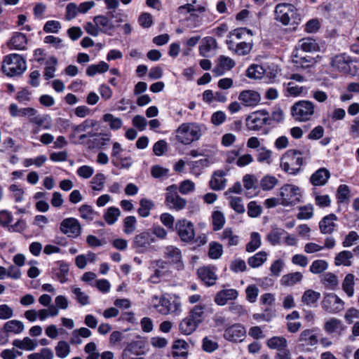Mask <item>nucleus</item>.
<instances>
[{
  "instance_id": "obj_1",
  "label": "nucleus",
  "mask_w": 359,
  "mask_h": 359,
  "mask_svg": "<svg viewBox=\"0 0 359 359\" xmlns=\"http://www.w3.org/2000/svg\"><path fill=\"white\" fill-rule=\"evenodd\" d=\"M309 157V151L289 149L280 157V167L287 174L297 175L302 171L301 168Z\"/></svg>"
},
{
  "instance_id": "obj_2",
  "label": "nucleus",
  "mask_w": 359,
  "mask_h": 359,
  "mask_svg": "<svg viewBox=\"0 0 359 359\" xmlns=\"http://www.w3.org/2000/svg\"><path fill=\"white\" fill-rule=\"evenodd\" d=\"M205 131L203 124L196 122L182 123L175 130L176 140L184 145L198 141Z\"/></svg>"
},
{
  "instance_id": "obj_3",
  "label": "nucleus",
  "mask_w": 359,
  "mask_h": 359,
  "mask_svg": "<svg viewBox=\"0 0 359 359\" xmlns=\"http://www.w3.org/2000/svg\"><path fill=\"white\" fill-rule=\"evenodd\" d=\"M83 28L87 34L93 36H97L100 33L111 36L116 26L111 18L104 15H98L93 18V22H86Z\"/></svg>"
},
{
  "instance_id": "obj_4",
  "label": "nucleus",
  "mask_w": 359,
  "mask_h": 359,
  "mask_svg": "<svg viewBox=\"0 0 359 359\" xmlns=\"http://www.w3.org/2000/svg\"><path fill=\"white\" fill-rule=\"evenodd\" d=\"M26 69V61L20 55L11 53L4 56L1 70L6 76L10 77L20 76Z\"/></svg>"
},
{
  "instance_id": "obj_5",
  "label": "nucleus",
  "mask_w": 359,
  "mask_h": 359,
  "mask_svg": "<svg viewBox=\"0 0 359 359\" xmlns=\"http://www.w3.org/2000/svg\"><path fill=\"white\" fill-rule=\"evenodd\" d=\"M275 18L284 25L298 24L301 20L296 7L293 4L286 3L276 5L275 8Z\"/></svg>"
},
{
  "instance_id": "obj_6",
  "label": "nucleus",
  "mask_w": 359,
  "mask_h": 359,
  "mask_svg": "<svg viewBox=\"0 0 359 359\" xmlns=\"http://www.w3.org/2000/svg\"><path fill=\"white\" fill-rule=\"evenodd\" d=\"M315 113L314 104L309 100H300L291 107L293 118L299 122H306L312 119Z\"/></svg>"
},
{
  "instance_id": "obj_7",
  "label": "nucleus",
  "mask_w": 359,
  "mask_h": 359,
  "mask_svg": "<svg viewBox=\"0 0 359 359\" xmlns=\"http://www.w3.org/2000/svg\"><path fill=\"white\" fill-rule=\"evenodd\" d=\"M280 205L284 206L294 205L300 201L301 192L298 187L286 184L280 189Z\"/></svg>"
},
{
  "instance_id": "obj_8",
  "label": "nucleus",
  "mask_w": 359,
  "mask_h": 359,
  "mask_svg": "<svg viewBox=\"0 0 359 359\" xmlns=\"http://www.w3.org/2000/svg\"><path fill=\"white\" fill-rule=\"evenodd\" d=\"M246 126L250 130L259 131L270 126L269 113L265 110L256 111L246 118Z\"/></svg>"
},
{
  "instance_id": "obj_9",
  "label": "nucleus",
  "mask_w": 359,
  "mask_h": 359,
  "mask_svg": "<svg viewBox=\"0 0 359 359\" xmlns=\"http://www.w3.org/2000/svg\"><path fill=\"white\" fill-rule=\"evenodd\" d=\"M155 242V238L151 232L144 231L136 235L132 242V248L138 253H144L150 250L151 243Z\"/></svg>"
},
{
  "instance_id": "obj_10",
  "label": "nucleus",
  "mask_w": 359,
  "mask_h": 359,
  "mask_svg": "<svg viewBox=\"0 0 359 359\" xmlns=\"http://www.w3.org/2000/svg\"><path fill=\"white\" fill-rule=\"evenodd\" d=\"M175 230L180 240L184 243H191L195 237V229L192 222L186 219H179L175 223Z\"/></svg>"
},
{
  "instance_id": "obj_11",
  "label": "nucleus",
  "mask_w": 359,
  "mask_h": 359,
  "mask_svg": "<svg viewBox=\"0 0 359 359\" xmlns=\"http://www.w3.org/2000/svg\"><path fill=\"white\" fill-rule=\"evenodd\" d=\"M165 203L170 209L181 210L187 205L186 199L182 198L177 192V187L171 185L167 187Z\"/></svg>"
},
{
  "instance_id": "obj_12",
  "label": "nucleus",
  "mask_w": 359,
  "mask_h": 359,
  "mask_svg": "<svg viewBox=\"0 0 359 359\" xmlns=\"http://www.w3.org/2000/svg\"><path fill=\"white\" fill-rule=\"evenodd\" d=\"M60 230L68 238H76L81 235L82 229L77 219L74 217H67L60 222Z\"/></svg>"
},
{
  "instance_id": "obj_13",
  "label": "nucleus",
  "mask_w": 359,
  "mask_h": 359,
  "mask_svg": "<svg viewBox=\"0 0 359 359\" xmlns=\"http://www.w3.org/2000/svg\"><path fill=\"white\" fill-rule=\"evenodd\" d=\"M322 308L330 313H337L344 309V302L337 294H327L322 301Z\"/></svg>"
},
{
  "instance_id": "obj_14",
  "label": "nucleus",
  "mask_w": 359,
  "mask_h": 359,
  "mask_svg": "<svg viewBox=\"0 0 359 359\" xmlns=\"http://www.w3.org/2000/svg\"><path fill=\"white\" fill-rule=\"evenodd\" d=\"M164 258L166 259L170 264L175 266L177 270H182L184 268L181 250L175 246L169 245L165 248Z\"/></svg>"
},
{
  "instance_id": "obj_15",
  "label": "nucleus",
  "mask_w": 359,
  "mask_h": 359,
  "mask_svg": "<svg viewBox=\"0 0 359 359\" xmlns=\"http://www.w3.org/2000/svg\"><path fill=\"white\" fill-rule=\"evenodd\" d=\"M318 337L317 328L306 329L301 332L298 341L302 347L313 346L318 343Z\"/></svg>"
},
{
  "instance_id": "obj_16",
  "label": "nucleus",
  "mask_w": 359,
  "mask_h": 359,
  "mask_svg": "<svg viewBox=\"0 0 359 359\" xmlns=\"http://www.w3.org/2000/svg\"><path fill=\"white\" fill-rule=\"evenodd\" d=\"M246 333L244 326L241 324H234L226 328L224 332V337L231 341H242Z\"/></svg>"
},
{
  "instance_id": "obj_17",
  "label": "nucleus",
  "mask_w": 359,
  "mask_h": 359,
  "mask_svg": "<svg viewBox=\"0 0 359 359\" xmlns=\"http://www.w3.org/2000/svg\"><path fill=\"white\" fill-rule=\"evenodd\" d=\"M239 101L245 107H256L261 101L260 94L255 90H245L240 93Z\"/></svg>"
},
{
  "instance_id": "obj_18",
  "label": "nucleus",
  "mask_w": 359,
  "mask_h": 359,
  "mask_svg": "<svg viewBox=\"0 0 359 359\" xmlns=\"http://www.w3.org/2000/svg\"><path fill=\"white\" fill-rule=\"evenodd\" d=\"M236 63L233 59L225 55H220L217 59V65L213 68L212 72L216 76H220L233 68Z\"/></svg>"
},
{
  "instance_id": "obj_19",
  "label": "nucleus",
  "mask_w": 359,
  "mask_h": 359,
  "mask_svg": "<svg viewBox=\"0 0 359 359\" xmlns=\"http://www.w3.org/2000/svg\"><path fill=\"white\" fill-rule=\"evenodd\" d=\"M226 44L229 50L238 55H246L249 54L252 48L253 43L251 41H241L235 43L233 40H226Z\"/></svg>"
},
{
  "instance_id": "obj_20",
  "label": "nucleus",
  "mask_w": 359,
  "mask_h": 359,
  "mask_svg": "<svg viewBox=\"0 0 359 359\" xmlns=\"http://www.w3.org/2000/svg\"><path fill=\"white\" fill-rule=\"evenodd\" d=\"M238 296V292L235 289H225L218 292L214 299L218 306H224L228 301L235 300Z\"/></svg>"
},
{
  "instance_id": "obj_21",
  "label": "nucleus",
  "mask_w": 359,
  "mask_h": 359,
  "mask_svg": "<svg viewBox=\"0 0 359 359\" xmlns=\"http://www.w3.org/2000/svg\"><path fill=\"white\" fill-rule=\"evenodd\" d=\"M330 177V171L325 168H320L310 177L309 181L314 187L324 186Z\"/></svg>"
},
{
  "instance_id": "obj_22",
  "label": "nucleus",
  "mask_w": 359,
  "mask_h": 359,
  "mask_svg": "<svg viewBox=\"0 0 359 359\" xmlns=\"http://www.w3.org/2000/svg\"><path fill=\"white\" fill-rule=\"evenodd\" d=\"M337 220L336 215L331 213L328 215L325 216L319 222V229L323 234H330L332 233L337 227L335 222Z\"/></svg>"
},
{
  "instance_id": "obj_23",
  "label": "nucleus",
  "mask_w": 359,
  "mask_h": 359,
  "mask_svg": "<svg viewBox=\"0 0 359 359\" xmlns=\"http://www.w3.org/2000/svg\"><path fill=\"white\" fill-rule=\"evenodd\" d=\"M198 278L207 286H212L215 284L217 276L215 272L210 266L201 267L197 270Z\"/></svg>"
},
{
  "instance_id": "obj_24",
  "label": "nucleus",
  "mask_w": 359,
  "mask_h": 359,
  "mask_svg": "<svg viewBox=\"0 0 359 359\" xmlns=\"http://www.w3.org/2000/svg\"><path fill=\"white\" fill-rule=\"evenodd\" d=\"M189 345L183 339L175 340L172 344V355L175 359H186L188 355Z\"/></svg>"
},
{
  "instance_id": "obj_25",
  "label": "nucleus",
  "mask_w": 359,
  "mask_h": 359,
  "mask_svg": "<svg viewBox=\"0 0 359 359\" xmlns=\"http://www.w3.org/2000/svg\"><path fill=\"white\" fill-rule=\"evenodd\" d=\"M27 43V39L25 34L14 32L7 45L10 49L24 50Z\"/></svg>"
},
{
  "instance_id": "obj_26",
  "label": "nucleus",
  "mask_w": 359,
  "mask_h": 359,
  "mask_svg": "<svg viewBox=\"0 0 359 359\" xmlns=\"http://www.w3.org/2000/svg\"><path fill=\"white\" fill-rule=\"evenodd\" d=\"M324 330L327 334L340 335L344 330V325L341 320L331 318L324 324Z\"/></svg>"
},
{
  "instance_id": "obj_27",
  "label": "nucleus",
  "mask_w": 359,
  "mask_h": 359,
  "mask_svg": "<svg viewBox=\"0 0 359 359\" xmlns=\"http://www.w3.org/2000/svg\"><path fill=\"white\" fill-rule=\"evenodd\" d=\"M182 312V303L179 297L174 296L168 297V304L165 316L172 315L179 316Z\"/></svg>"
},
{
  "instance_id": "obj_28",
  "label": "nucleus",
  "mask_w": 359,
  "mask_h": 359,
  "mask_svg": "<svg viewBox=\"0 0 359 359\" xmlns=\"http://www.w3.org/2000/svg\"><path fill=\"white\" fill-rule=\"evenodd\" d=\"M226 172L223 170L215 171L210 180V187L214 190H221L226 187V180L224 178Z\"/></svg>"
},
{
  "instance_id": "obj_29",
  "label": "nucleus",
  "mask_w": 359,
  "mask_h": 359,
  "mask_svg": "<svg viewBox=\"0 0 359 359\" xmlns=\"http://www.w3.org/2000/svg\"><path fill=\"white\" fill-rule=\"evenodd\" d=\"M243 185L246 189L245 195L251 198L257 193V180L253 175H246L243 179Z\"/></svg>"
},
{
  "instance_id": "obj_30",
  "label": "nucleus",
  "mask_w": 359,
  "mask_h": 359,
  "mask_svg": "<svg viewBox=\"0 0 359 359\" xmlns=\"http://www.w3.org/2000/svg\"><path fill=\"white\" fill-rule=\"evenodd\" d=\"M150 304L158 313L165 315L168 297L165 295H153L151 297Z\"/></svg>"
},
{
  "instance_id": "obj_31",
  "label": "nucleus",
  "mask_w": 359,
  "mask_h": 359,
  "mask_svg": "<svg viewBox=\"0 0 359 359\" xmlns=\"http://www.w3.org/2000/svg\"><path fill=\"white\" fill-rule=\"evenodd\" d=\"M320 280L324 287L327 290H335L339 287L337 276L331 272L324 273Z\"/></svg>"
},
{
  "instance_id": "obj_32",
  "label": "nucleus",
  "mask_w": 359,
  "mask_h": 359,
  "mask_svg": "<svg viewBox=\"0 0 359 359\" xmlns=\"http://www.w3.org/2000/svg\"><path fill=\"white\" fill-rule=\"evenodd\" d=\"M353 257V255L351 251L343 250L336 255L334 264L336 266H350L352 265Z\"/></svg>"
},
{
  "instance_id": "obj_33",
  "label": "nucleus",
  "mask_w": 359,
  "mask_h": 359,
  "mask_svg": "<svg viewBox=\"0 0 359 359\" xmlns=\"http://www.w3.org/2000/svg\"><path fill=\"white\" fill-rule=\"evenodd\" d=\"M287 232L283 229L273 226L266 236V240L272 245H276L280 243L281 238Z\"/></svg>"
},
{
  "instance_id": "obj_34",
  "label": "nucleus",
  "mask_w": 359,
  "mask_h": 359,
  "mask_svg": "<svg viewBox=\"0 0 359 359\" xmlns=\"http://www.w3.org/2000/svg\"><path fill=\"white\" fill-rule=\"evenodd\" d=\"M266 345L269 348L281 351L287 349V341L283 337H273L267 340Z\"/></svg>"
},
{
  "instance_id": "obj_35",
  "label": "nucleus",
  "mask_w": 359,
  "mask_h": 359,
  "mask_svg": "<svg viewBox=\"0 0 359 359\" xmlns=\"http://www.w3.org/2000/svg\"><path fill=\"white\" fill-rule=\"evenodd\" d=\"M217 48V41L213 37L204 38L203 43L199 46V53L203 57H207L208 54Z\"/></svg>"
},
{
  "instance_id": "obj_36",
  "label": "nucleus",
  "mask_w": 359,
  "mask_h": 359,
  "mask_svg": "<svg viewBox=\"0 0 359 359\" xmlns=\"http://www.w3.org/2000/svg\"><path fill=\"white\" fill-rule=\"evenodd\" d=\"M219 238L222 241H227L229 246L237 245L239 243V237L237 235L233 234L231 228H226L224 231L219 233Z\"/></svg>"
},
{
  "instance_id": "obj_37",
  "label": "nucleus",
  "mask_w": 359,
  "mask_h": 359,
  "mask_svg": "<svg viewBox=\"0 0 359 359\" xmlns=\"http://www.w3.org/2000/svg\"><path fill=\"white\" fill-rule=\"evenodd\" d=\"M355 276L353 273L346 275L342 281L341 287L343 291L348 297H352L354 294Z\"/></svg>"
},
{
  "instance_id": "obj_38",
  "label": "nucleus",
  "mask_w": 359,
  "mask_h": 359,
  "mask_svg": "<svg viewBox=\"0 0 359 359\" xmlns=\"http://www.w3.org/2000/svg\"><path fill=\"white\" fill-rule=\"evenodd\" d=\"M298 44L304 52H317L320 50L318 43L312 38H304L299 40Z\"/></svg>"
},
{
  "instance_id": "obj_39",
  "label": "nucleus",
  "mask_w": 359,
  "mask_h": 359,
  "mask_svg": "<svg viewBox=\"0 0 359 359\" xmlns=\"http://www.w3.org/2000/svg\"><path fill=\"white\" fill-rule=\"evenodd\" d=\"M256 159L262 164L270 165L272 163V151L265 147H262L256 150Z\"/></svg>"
},
{
  "instance_id": "obj_40",
  "label": "nucleus",
  "mask_w": 359,
  "mask_h": 359,
  "mask_svg": "<svg viewBox=\"0 0 359 359\" xmlns=\"http://www.w3.org/2000/svg\"><path fill=\"white\" fill-rule=\"evenodd\" d=\"M109 69V65L104 61H100L97 64L89 65L86 69V74L88 76H94L97 74L104 73Z\"/></svg>"
},
{
  "instance_id": "obj_41",
  "label": "nucleus",
  "mask_w": 359,
  "mask_h": 359,
  "mask_svg": "<svg viewBox=\"0 0 359 359\" xmlns=\"http://www.w3.org/2000/svg\"><path fill=\"white\" fill-rule=\"evenodd\" d=\"M268 254L265 251H259L248 259V263L252 268L261 266L267 259Z\"/></svg>"
},
{
  "instance_id": "obj_42",
  "label": "nucleus",
  "mask_w": 359,
  "mask_h": 359,
  "mask_svg": "<svg viewBox=\"0 0 359 359\" xmlns=\"http://www.w3.org/2000/svg\"><path fill=\"white\" fill-rule=\"evenodd\" d=\"M57 60L55 57H50L46 62V67L43 72V76L46 80H49L55 76Z\"/></svg>"
},
{
  "instance_id": "obj_43",
  "label": "nucleus",
  "mask_w": 359,
  "mask_h": 359,
  "mask_svg": "<svg viewBox=\"0 0 359 359\" xmlns=\"http://www.w3.org/2000/svg\"><path fill=\"white\" fill-rule=\"evenodd\" d=\"M197 327L198 325L189 316L184 318L179 325L180 332L184 335L192 334Z\"/></svg>"
},
{
  "instance_id": "obj_44",
  "label": "nucleus",
  "mask_w": 359,
  "mask_h": 359,
  "mask_svg": "<svg viewBox=\"0 0 359 359\" xmlns=\"http://www.w3.org/2000/svg\"><path fill=\"white\" fill-rule=\"evenodd\" d=\"M13 345L20 349L33 351L38 346V344L36 341L31 339L28 337H26L22 340L15 339L13 341Z\"/></svg>"
},
{
  "instance_id": "obj_45",
  "label": "nucleus",
  "mask_w": 359,
  "mask_h": 359,
  "mask_svg": "<svg viewBox=\"0 0 359 359\" xmlns=\"http://www.w3.org/2000/svg\"><path fill=\"white\" fill-rule=\"evenodd\" d=\"M3 327L8 333L18 334L24 330L25 326H24L23 323L20 320H11L7 321L4 324Z\"/></svg>"
},
{
  "instance_id": "obj_46",
  "label": "nucleus",
  "mask_w": 359,
  "mask_h": 359,
  "mask_svg": "<svg viewBox=\"0 0 359 359\" xmlns=\"http://www.w3.org/2000/svg\"><path fill=\"white\" fill-rule=\"evenodd\" d=\"M92 177L91 180L90 181L91 189L96 191H102L107 179L106 176L103 173L97 172Z\"/></svg>"
},
{
  "instance_id": "obj_47",
  "label": "nucleus",
  "mask_w": 359,
  "mask_h": 359,
  "mask_svg": "<svg viewBox=\"0 0 359 359\" xmlns=\"http://www.w3.org/2000/svg\"><path fill=\"white\" fill-rule=\"evenodd\" d=\"M303 278V275L300 272L290 273L284 275L280 280L281 285L285 286H292L300 282Z\"/></svg>"
},
{
  "instance_id": "obj_48",
  "label": "nucleus",
  "mask_w": 359,
  "mask_h": 359,
  "mask_svg": "<svg viewBox=\"0 0 359 359\" xmlns=\"http://www.w3.org/2000/svg\"><path fill=\"white\" fill-rule=\"evenodd\" d=\"M264 65H251L247 69L246 75L250 79H260L264 76Z\"/></svg>"
},
{
  "instance_id": "obj_49",
  "label": "nucleus",
  "mask_w": 359,
  "mask_h": 359,
  "mask_svg": "<svg viewBox=\"0 0 359 359\" xmlns=\"http://www.w3.org/2000/svg\"><path fill=\"white\" fill-rule=\"evenodd\" d=\"M188 316L198 326L204 319V306L201 305L195 306L191 310Z\"/></svg>"
},
{
  "instance_id": "obj_50",
  "label": "nucleus",
  "mask_w": 359,
  "mask_h": 359,
  "mask_svg": "<svg viewBox=\"0 0 359 359\" xmlns=\"http://www.w3.org/2000/svg\"><path fill=\"white\" fill-rule=\"evenodd\" d=\"M320 297V292H316L313 290H307L304 292L302 297V301L307 306H312L318 302Z\"/></svg>"
},
{
  "instance_id": "obj_51",
  "label": "nucleus",
  "mask_w": 359,
  "mask_h": 359,
  "mask_svg": "<svg viewBox=\"0 0 359 359\" xmlns=\"http://www.w3.org/2000/svg\"><path fill=\"white\" fill-rule=\"evenodd\" d=\"M97 125V121L96 120L88 118L83 121L81 123L74 126L72 129L74 133H80L83 132L88 133V131H90V129H92Z\"/></svg>"
},
{
  "instance_id": "obj_52",
  "label": "nucleus",
  "mask_w": 359,
  "mask_h": 359,
  "mask_svg": "<svg viewBox=\"0 0 359 359\" xmlns=\"http://www.w3.org/2000/svg\"><path fill=\"white\" fill-rule=\"evenodd\" d=\"M264 76L269 79L271 82H273L276 79L280 69L275 63H264Z\"/></svg>"
},
{
  "instance_id": "obj_53",
  "label": "nucleus",
  "mask_w": 359,
  "mask_h": 359,
  "mask_svg": "<svg viewBox=\"0 0 359 359\" xmlns=\"http://www.w3.org/2000/svg\"><path fill=\"white\" fill-rule=\"evenodd\" d=\"M278 183V180L273 175H266L260 180V187L264 191L273 189Z\"/></svg>"
},
{
  "instance_id": "obj_54",
  "label": "nucleus",
  "mask_w": 359,
  "mask_h": 359,
  "mask_svg": "<svg viewBox=\"0 0 359 359\" xmlns=\"http://www.w3.org/2000/svg\"><path fill=\"white\" fill-rule=\"evenodd\" d=\"M102 119L104 122L108 123L109 126L112 130H117L120 129L123 126V121L120 118L115 117L111 114H105Z\"/></svg>"
},
{
  "instance_id": "obj_55",
  "label": "nucleus",
  "mask_w": 359,
  "mask_h": 359,
  "mask_svg": "<svg viewBox=\"0 0 359 359\" xmlns=\"http://www.w3.org/2000/svg\"><path fill=\"white\" fill-rule=\"evenodd\" d=\"M262 245L261 236L258 232H252L250 241L246 245L245 250L248 252H252L257 250Z\"/></svg>"
},
{
  "instance_id": "obj_56",
  "label": "nucleus",
  "mask_w": 359,
  "mask_h": 359,
  "mask_svg": "<svg viewBox=\"0 0 359 359\" xmlns=\"http://www.w3.org/2000/svg\"><path fill=\"white\" fill-rule=\"evenodd\" d=\"M71 291L75 296L77 302L81 306H86L90 304L88 295L83 292L80 287L72 285L71 286Z\"/></svg>"
},
{
  "instance_id": "obj_57",
  "label": "nucleus",
  "mask_w": 359,
  "mask_h": 359,
  "mask_svg": "<svg viewBox=\"0 0 359 359\" xmlns=\"http://www.w3.org/2000/svg\"><path fill=\"white\" fill-rule=\"evenodd\" d=\"M120 215V210L118 208L112 206L107 208L104 215V218L109 225H112L117 221Z\"/></svg>"
},
{
  "instance_id": "obj_58",
  "label": "nucleus",
  "mask_w": 359,
  "mask_h": 359,
  "mask_svg": "<svg viewBox=\"0 0 359 359\" xmlns=\"http://www.w3.org/2000/svg\"><path fill=\"white\" fill-rule=\"evenodd\" d=\"M79 216L87 222H90L94 219L96 212L92 206L84 204L79 208Z\"/></svg>"
},
{
  "instance_id": "obj_59",
  "label": "nucleus",
  "mask_w": 359,
  "mask_h": 359,
  "mask_svg": "<svg viewBox=\"0 0 359 359\" xmlns=\"http://www.w3.org/2000/svg\"><path fill=\"white\" fill-rule=\"evenodd\" d=\"M29 121L36 125V126L47 130L50 128V118L48 115L46 116H34L30 118Z\"/></svg>"
},
{
  "instance_id": "obj_60",
  "label": "nucleus",
  "mask_w": 359,
  "mask_h": 359,
  "mask_svg": "<svg viewBox=\"0 0 359 359\" xmlns=\"http://www.w3.org/2000/svg\"><path fill=\"white\" fill-rule=\"evenodd\" d=\"M223 254V247L217 242H210L209 243L208 257L212 259H217Z\"/></svg>"
},
{
  "instance_id": "obj_61",
  "label": "nucleus",
  "mask_w": 359,
  "mask_h": 359,
  "mask_svg": "<svg viewBox=\"0 0 359 359\" xmlns=\"http://www.w3.org/2000/svg\"><path fill=\"white\" fill-rule=\"evenodd\" d=\"M154 205V204L151 200L142 198L140 201V208L137 210L139 215L142 217H148Z\"/></svg>"
},
{
  "instance_id": "obj_62",
  "label": "nucleus",
  "mask_w": 359,
  "mask_h": 359,
  "mask_svg": "<svg viewBox=\"0 0 359 359\" xmlns=\"http://www.w3.org/2000/svg\"><path fill=\"white\" fill-rule=\"evenodd\" d=\"M141 347L139 341H132L123 351L122 359H129L131 355H139L138 350Z\"/></svg>"
},
{
  "instance_id": "obj_63",
  "label": "nucleus",
  "mask_w": 359,
  "mask_h": 359,
  "mask_svg": "<svg viewBox=\"0 0 359 359\" xmlns=\"http://www.w3.org/2000/svg\"><path fill=\"white\" fill-rule=\"evenodd\" d=\"M293 61L297 67L303 69H309L316 63L315 58L311 56L297 57V59Z\"/></svg>"
},
{
  "instance_id": "obj_64",
  "label": "nucleus",
  "mask_w": 359,
  "mask_h": 359,
  "mask_svg": "<svg viewBox=\"0 0 359 359\" xmlns=\"http://www.w3.org/2000/svg\"><path fill=\"white\" fill-rule=\"evenodd\" d=\"M312 194L315 198V203L318 207L325 208L330 205L331 199L328 195H320L316 188L313 189Z\"/></svg>"
}]
</instances>
